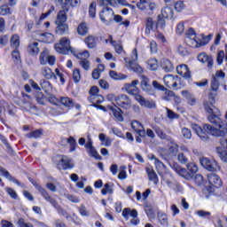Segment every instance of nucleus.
<instances>
[{
  "mask_svg": "<svg viewBox=\"0 0 227 227\" xmlns=\"http://www.w3.org/2000/svg\"><path fill=\"white\" fill-rule=\"evenodd\" d=\"M207 120L210 124H204L203 129L197 124L192 125L193 130L199 136V137L204 141H208V135L215 137H224L227 135V121H223L219 114H211L207 116Z\"/></svg>",
  "mask_w": 227,
  "mask_h": 227,
  "instance_id": "1",
  "label": "nucleus"
},
{
  "mask_svg": "<svg viewBox=\"0 0 227 227\" xmlns=\"http://www.w3.org/2000/svg\"><path fill=\"white\" fill-rule=\"evenodd\" d=\"M139 84V80H134L130 83L124 84V90L129 95H132L136 100L142 107H146L147 109H155L157 104L153 100H148L143 97V95L138 94L139 89L137 88Z\"/></svg>",
  "mask_w": 227,
  "mask_h": 227,
  "instance_id": "2",
  "label": "nucleus"
},
{
  "mask_svg": "<svg viewBox=\"0 0 227 227\" xmlns=\"http://www.w3.org/2000/svg\"><path fill=\"white\" fill-rule=\"evenodd\" d=\"M192 153L197 155L200 158V162L202 168H205L207 171H211L212 173H217V171H221V166L215 160H210L207 157H203L201 152H199L198 149H193Z\"/></svg>",
  "mask_w": 227,
  "mask_h": 227,
  "instance_id": "3",
  "label": "nucleus"
},
{
  "mask_svg": "<svg viewBox=\"0 0 227 227\" xmlns=\"http://www.w3.org/2000/svg\"><path fill=\"white\" fill-rule=\"evenodd\" d=\"M54 49L59 54H68L72 46H70V39L68 37H62L58 43L55 44Z\"/></svg>",
  "mask_w": 227,
  "mask_h": 227,
  "instance_id": "4",
  "label": "nucleus"
},
{
  "mask_svg": "<svg viewBox=\"0 0 227 227\" xmlns=\"http://www.w3.org/2000/svg\"><path fill=\"white\" fill-rule=\"evenodd\" d=\"M126 63H128L129 68L132 70L133 72H136L137 74H141L143 72V67L139 66L137 61V49H133L132 54H131V59L129 61L127 59H124Z\"/></svg>",
  "mask_w": 227,
  "mask_h": 227,
  "instance_id": "5",
  "label": "nucleus"
},
{
  "mask_svg": "<svg viewBox=\"0 0 227 227\" xmlns=\"http://www.w3.org/2000/svg\"><path fill=\"white\" fill-rule=\"evenodd\" d=\"M129 216L132 217L130 220V224L133 226H137V224L140 223L139 218H137V210L131 209L129 207L124 208L122 210V217H124L126 221H129Z\"/></svg>",
  "mask_w": 227,
  "mask_h": 227,
  "instance_id": "6",
  "label": "nucleus"
},
{
  "mask_svg": "<svg viewBox=\"0 0 227 227\" xmlns=\"http://www.w3.org/2000/svg\"><path fill=\"white\" fill-rule=\"evenodd\" d=\"M141 82H140V88L142 91L146 93V95H154L155 94V89L152 86V82H150V78L141 75L140 76Z\"/></svg>",
  "mask_w": 227,
  "mask_h": 227,
  "instance_id": "7",
  "label": "nucleus"
},
{
  "mask_svg": "<svg viewBox=\"0 0 227 227\" xmlns=\"http://www.w3.org/2000/svg\"><path fill=\"white\" fill-rule=\"evenodd\" d=\"M99 17L103 24L109 26L111 21L114 19V12H113V9L109 7H104L102 12L99 13Z\"/></svg>",
  "mask_w": 227,
  "mask_h": 227,
  "instance_id": "8",
  "label": "nucleus"
},
{
  "mask_svg": "<svg viewBox=\"0 0 227 227\" xmlns=\"http://www.w3.org/2000/svg\"><path fill=\"white\" fill-rule=\"evenodd\" d=\"M41 65H50L51 67L56 64V57L49 55V50H44L39 57Z\"/></svg>",
  "mask_w": 227,
  "mask_h": 227,
  "instance_id": "9",
  "label": "nucleus"
},
{
  "mask_svg": "<svg viewBox=\"0 0 227 227\" xmlns=\"http://www.w3.org/2000/svg\"><path fill=\"white\" fill-rule=\"evenodd\" d=\"M220 145L216 147V152L223 162H227V138L220 139Z\"/></svg>",
  "mask_w": 227,
  "mask_h": 227,
  "instance_id": "10",
  "label": "nucleus"
},
{
  "mask_svg": "<svg viewBox=\"0 0 227 227\" xmlns=\"http://www.w3.org/2000/svg\"><path fill=\"white\" fill-rule=\"evenodd\" d=\"M35 189H37V191L43 196V198H44L45 201H48V203H50L53 207L58 205V200L49 195V192H47V190H45V188L40 186V184H35Z\"/></svg>",
  "mask_w": 227,
  "mask_h": 227,
  "instance_id": "11",
  "label": "nucleus"
},
{
  "mask_svg": "<svg viewBox=\"0 0 227 227\" xmlns=\"http://www.w3.org/2000/svg\"><path fill=\"white\" fill-rule=\"evenodd\" d=\"M116 106H119V107H122L123 109H130V107H132V101L129 96L122 94L117 96Z\"/></svg>",
  "mask_w": 227,
  "mask_h": 227,
  "instance_id": "12",
  "label": "nucleus"
},
{
  "mask_svg": "<svg viewBox=\"0 0 227 227\" xmlns=\"http://www.w3.org/2000/svg\"><path fill=\"white\" fill-rule=\"evenodd\" d=\"M163 82L167 88H176L180 82V78L178 75L167 74L163 77Z\"/></svg>",
  "mask_w": 227,
  "mask_h": 227,
  "instance_id": "13",
  "label": "nucleus"
},
{
  "mask_svg": "<svg viewBox=\"0 0 227 227\" xmlns=\"http://www.w3.org/2000/svg\"><path fill=\"white\" fill-rule=\"evenodd\" d=\"M225 74L223 71H217L211 80V90L217 91L219 90V82L224 79Z\"/></svg>",
  "mask_w": 227,
  "mask_h": 227,
  "instance_id": "14",
  "label": "nucleus"
},
{
  "mask_svg": "<svg viewBox=\"0 0 227 227\" xmlns=\"http://www.w3.org/2000/svg\"><path fill=\"white\" fill-rule=\"evenodd\" d=\"M85 148L88 150V153L94 159H100V155L97 152V149L93 147V140H91V135H87V143L85 144Z\"/></svg>",
  "mask_w": 227,
  "mask_h": 227,
  "instance_id": "15",
  "label": "nucleus"
},
{
  "mask_svg": "<svg viewBox=\"0 0 227 227\" xmlns=\"http://www.w3.org/2000/svg\"><path fill=\"white\" fill-rule=\"evenodd\" d=\"M176 72L178 75H181V77H184V79H186L189 81L191 79V70H189V67L185 64H181L176 67Z\"/></svg>",
  "mask_w": 227,
  "mask_h": 227,
  "instance_id": "16",
  "label": "nucleus"
},
{
  "mask_svg": "<svg viewBox=\"0 0 227 227\" xmlns=\"http://www.w3.org/2000/svg\"><path fill=\"white\" fill-rule=\"evenodd\" d=\"M131 129L140 136V137H146V131H145V127L139 121H133L131 122Z\"/></svg>",
  "mask_w": 227,
  "mask_h": 227,
  "instance_id": "17",
  "label": "nucleus"
},
{
  "mask_svg": "<svg viewBox=\"0 0 227 227\" xmlns=\"http://www.w3.org/2000/svg\"><path fill=\"white\" fill-rule=\"evenodd\" d=\"M172 168L179 175V176H182L185 180H191L192 179V174H189L187 169L182 168L179 165H173Z\"/></svg>",
  "mask_w": 227,
  "mask_h": 227,
  "instance_id": "18",
  "label": "nucleus"
},
{
  "mask_svg": "<svg viewBox=\"0 0 227 227\" xmlns=\"http://www.w3.org/2000/svg\"><path fill=\"white\" fill-rule=\"evenodd\" d=\"M207 182L213 187H221L223 185V181H221V177L217 176V174H209L207 175Z\"/></svg>",
  "mask_w": 227,
  "mask_h": 227,
  "instance_id": "19",
  "label": "nucleus"
},
{
  "mask_svg": "<svg viewBox=\"0 0 227 227\" xmlns=\"http://www.w3.org/2000/svg\"><path fill=\"white\" fill-rule=\"evenodd\" d=\"M198 60L200 63H207V68H212V67H214V59H212V56H208L207 53L199 54Z\"/></svg>",
  "mask_w": 227,
  "mask_h": 227,
  "instance_id": "20",
  "label": "nucleus"
},
{
  "mask_svg": "<svg viewBox=\"0 0 227 227\" xmlns=\"http://www.w3.org/2000/svg\"><path fill=\"white\" fill-rule=\"evenodd\" d=\"M149 159L151 160H154V166L159 173L160 175L161 173H164L166 171V165L160 161V160H158L157 157L154 154L149 155Z\"/></svg>",
  "mask_w": 227,
  "mask_h": 227,
  "instance_id": "21",
  "label": "nucleus"
},
{
  "mask_svg": "<svg viewBox=\"0 0 227 227\" xmlns=\"http://www.w3.org/2000/svg\"><path fill=\"white\" fill-rule=\"evenodd\" d=\"M56 28H55V32L57 35H68V31L70 30V28L68 27V24L67 23H56Z\"/></svg>",
  "mask_w": 227,
  "mask_h": 227,
  "instance_id": "22",
  "label": "nucleus"
},
{
  "mask_svg": "<svg viewBox=\"0 0 227 227\" xmlns=\"http://www.w3.org/2000/svg\"><path fill=\"white\" fill-rule=\"evenodd\" d=\"M41 75L44 77V79L51 80L56 79V74L52 72V69L49 67H43L41 69Z\"/></svg>",
  "mask_w": 227,
  "mask_h": 227,
  "instance_id": "23",
  "label": "nucleus"
},
{
  "mask_svg": "<svg viewBox=\"0 0 227 227\" xmlns=\"http://www.w3.org/2000/svg\"><path fill=\"white\" fill-rule=\"evenodd\" d=\"M146 173L148 175V178L150 182H153V184L157 185L159 184V176H157V173H155V170H153V168L147 167Z\"/></svg>",
  "mask_w": 227,
  "mask_h": 227,
  "instance_id": "24",
  "label": "nucleus"
},
{
  "mask_svg": "<svg viewBox=\"0 0 227 227\" xmlns=\"http://www.w3.org/2000/svg\"><path fill=\"white\" fill-rule=\"evenodd\" d=\"M203 106H204L205 111L208 113L209 116L211 114H219V109L215 108V106H214V104L208 101H205Z\"/></svg>",
  "mask_w": 227,
  "mask_h": 227,
  "instance_id": "25",
  "label": "nucleus"
},
{
  "mask_svg": "<svg viewBox=\"0 0 227 227\" xmlns=\"http://www.w3.org/2000/svg\"><path fill=\"white\" fill-rule=\"evenodd\" d=\"M0 175H3V176H5L10 182H13V184H16L17 185H20V182L17 180L15 177L12 176L10 172L8 170L4 169V168L0 166Z\"/></svg>",
  "mask_w": 227,
  "mask_h": 227,
  "instance_id": "26",
  "label": "nucleus"
},
{
  "mask_svg": "<svg viewBox=\"0 0 227 227\" xmlns=\"http://www.w3.org/2000/svg\"><path fill=\"white\" fill-rule=\"evenodd\" d=\"M160 67L164 72H173V70H175V67L173 66V63L169 61V59H163L160 61Z\"/></svg>",
  "mask_w": 227,
  "mask_h": 227,
  "instance_id": "27",
  "label": "nucleus"
},
{
  "mask_svg": "<svg viewBox=\"0 0 227 227\" xmlns=\"http://www.w3.org/2000/svg\"><path fill=\"white\" fill-rule=\"evenodd\" d=\"M60 163L62 168L60 169H72L74 168V164L72 163V160L67 156H63L60 160Z\"/></svg>",
  "mask_w": 227,
  "mask_h": 227,
  "instance_id": "28",
  "label": "nucleus"
},
{
  "mask_svg": "<svg viewBox=\"0 0 227 227\" xmlns=\"http://www.w3.org/2000/svg\"><path fill=\"white\" fill-rule=\"evenodd\" d=\"M153 27H157V25H155V22H153V19L147 17L145 20V34L150 35Z\"/></svg>",
  "mask_w": 227,
  "mask_h": 227,
  "instance_id": "29",
  "label": "nucleus"
},
{
  "mask_svg": "<svg viewBox=\"0 0 227 227\" xmlns=\"http://www.w3.org/2000/svg\"><path fill=\"white\" fill-rule=\"evenodd\" d=\"M10 45L12 49H19L20 47V36L17 34L12 35L10 39Z\"/></svg>",
  "mask_w": 227,
  "mask_h": 227,
  "instance_id": "30",
  "label": "nucleus"
},
{
  "mask_svg": "<svg viewBox=\"0 0 227 227\" xmlns=\"http://www.w3.org/2000/svg\"><path fill=\"white\" fill-rule=\"evenodd\" d=\"M55 24H67V11L61 10L59 12Z\"/></svg>",
  "mask_w": 227,
  "mask_h": 227,
  "instance_id": "31",
  "label": "nucleus"
},
{
  "mask_svg": "<svg viewBox=\"0 0 227 227\" xmlns=\"http://www.w3.org/2000/svg\"><path fill=\"white\" fill-rule=\"evenodd\" d=\"M106 70L104 64H99L96 69L92 71V78L96 81L100 79V74Z\"/></svg>",
  "mask_w": 227,
  "mask_h": 227,
  "instance_id": "32",
  "label": "nucleus"
},
{
  "mask_svg": "<svg viewBox=\"0 0 227 227\" xmlns=\"http://www.w3.org/2000/svg\"><path fill=\"white\" fill-rule=\"evenodd\" d=\"M186 38H188V42H193V43H196V46H198V40H196V32L194 31V28L190 27L186 33Z\"/></svg>",
  "mask_w": 227,
  "mask_h": 227,
  "instance_id": "33",
  "label": "nucleus"
},
{
  "mask_svg": "<svg viewBox=\"0 0 227 227\" xmlns=\"http://www.w3.org/2000/svg\"><path fill=\"white\" fill-rule=\"evenodd\" d=\"M109 75L111 79H114V81H125L127 79V75L123 74L121 73H116V71L110 70Z\"/></svg>",
  "mask_w": 227,
  "mask_h": 227,
  "instance_id": "34",
  "label": "nucleus"
},
{
  "mask_svg": "<svg viewBox=\"0 0 227 227\" xmlns=\"http://www.w3.org/2000/svg\"><path fill=\"white\" fill-rule=\"evenodd\" d=\"M97 37L93 35H89L85 38L84 42L90 49H95L97 47Z\"/></svg>",
  "mask_w": 227,
  "mask_h": 227,
  "instance_id": "35",
  "label": "nucleus"
},
{
  "mask_svg": "<svg viewBox=\"0 0 227 227\" xmlns=\"http://www.w3.org/2000/svg\"><path fill=\"white\" fill-rule=\"evenodd\" d=\"M174 12L173 8L171 7H164L161 10V17H164V19H173Z\"/></svg>",
  "mask_w": 227,
  "mask_h": 227,
  "instance_id": "36",
  "label": "nucleus"
},
{
  "mask_svg": "<svg viewBox=\"0 0 227 227\" xmlns=\"http://www.w3.org/2000/svg\"><path fill=\"white\" fill-rule=\"evenodd\" d=\"M88 31L89 28L86 23L82 22L78 25L77 33L80 35V36H86V35H88Z\"/></svg>",
  "mask_w": 227,
  "mask_h": 227,
  "instance_id": "37",
  "label": "nucleus"
},
{
  "mask_svg": "<svg viewBox=\"0 0 227 227\" xmlns=\"http://www.w3.org/2000/svg\"><path fill=\"white\" fill-rule=\"evenodd\" d=\"M27 51L31 56H36L40 52V48H38V43H32L27 47Z\"/></svg>",
  "mask_w": 227,
  "mask_h": 227,
  "instance_id": "38",
  "label": "nucleus"
},
{
  "mask_svg": "<svg viewBox=\"0 0 227 227\" xmlns=\"http://www.w3.org/2000/svg\"><path fill=\"white\" fill-rule=\"evenodd\" d=\"M98 139L99 141H101L102 146H111V144H112L111 138L106 136V134L100 133L98 136Z\"/></svg>",
  "mask_w": 227,
  "mask_h": 227,
  "instance_id": "39",
  "label": "nucleus"
},
{
  "mask_svg": "<svg viewBox=\"0 0 227 227\" xmlns=\"http://www.w3.org/2000/svg\"><path fill=\"white\" fill-rule=\"evenodd\" d=\"M60 103L65 107H74V99H72V98H70L68 97H62V98H60Z\"/></svg>",
  "mask_w": 227,
  "mask_h": 227,
  "instance_id": "40",
  "label": "nucleus"
},
{
  "mask_svg": "<svg viewBox=\"0 0 227 227\" xmlns=\"http://www.w3.org/2000/svg\"><path fill=\"white\" fill-rule=\"evenodd\" d=\"M40 86H41L42 90L43 91H45V93H51V91H52V85L45 80H43L40 82Z\"/></svg>",
  "mask_w": 227,
  "mask_h": 227,
  "instance_id": "41",
  "label": "nucleus"
},
{
  "mask_svg": "<svg viewBox=\"0 0 227 227\" xmlns=\"http://www.w3.org/2000/svg\"><path fill=\"white\" fill-rule=\"evenodd\" d=\"M158 221L162 226H168V215L162 212H158Z\"/></svg>",
  "mask_w": 227,
  "mask_h": 227,
  "instance_id": "42",
  "label": "nucleus"
},
{
  "mask_svg": "<svg viewBox=\"0 0 227 227\" xmlns=\"http://www.w3.org/2000/svg\"><path fill=\"white\" fill-rule=\"evenodd\" d=\"M187 169L190 171L189 175H192V178H193L195 173H198V165L194 162H190L187 164Z\"/></svg>",
  "mask_w": 227,
  "mask_h": 227,
  "instance_id": "43",
  "label": "nucleus"
},
{
  "mask_svg": "<svg viewBox=\"0 0 227 227\" xmlns=\"http://www.w3.org/2000/svg\"><path fill=\"white\" fill-rule=\"evenodd\" d=\"M42 40L45 43H52L54 42V35L51 33L41 34Z\"/></svg>",
  "mask_w": 227,
  "mask_h": 227,
  "instance_id": "44",
  "label": "nucleus"
},
{
  "mask_svg": "<svg viewBox=\"0 0 227 227\" xmlns=\"http://www.w3.org/2000/svg\"><path fill=\"white\" fill-rule=\"evenodd\" d=\"M66 143H68L70 146V152H75V148L77 146V142L74 137H69L68 138H65Z\"/></svg>",
  "mask_w": 227,
  "mask_h": 227,
  "instance_id": "45",
  "label": "nucleus"
},
{
  "mask_svg": "<svg viewBox=\"0 0 227 227\" xmlns=\"http://www.w3.org/2000/svg\"><path fill=\"white\" fill-rule=\"evenodd\" d=\"M42 137V129H36L26 135L28 139H38Z\"/></svg>",
  "mask_w": 227,
  "mask_h": 227,
  "instance_id": "46",
  "label": "nucleus"
},
{
  "mask_svg": "<svg viewBox=\"0 0 227 227\" xmlns=\"http://www.w3.org/2000/svg\"><path fill=\"white\" fill-rule=\"evenodd\" d=\"M89 15L90 17H92V19H95L97 15V3L92 2L89 7Z\"/></svg>",
  "mask_w": 227,
  "mask_h": 227,
  "instance_id": "47",
  "label": "nucleus"
},
{
  "mask_svg": "<svg viewBox=\"0 0 227 227\" xmlns=\"http://www.w3.org/2000/svg\"><path fill=\"white\" fill-rule=\"evenodd\" d=\"M171 98H175V93L173 92V90L165 89V94L162 97V99L169 102V100H171Z\"/></svg>",
  "mask_w": 227,
  "mask_h": 227,
  "instance_id": "48",
  "label": "nucleus"
},
{
  "mask_svg": "<svg viewBox=\"0 0 227 227\" xmlns=\"http://www.w3.org/2000/svg\"><path fill=\"white\" fill-rule=\"evenodd\" d=\"M79 65L82 67V68H83V70H90V60L86 59H82L79 61Z\"/></svg>",
  "mask_w": 227,
  "mask_h": 227,
  "instance_id": "49",
  "label": "nucleus"
},
{
  "mask_svg": "<svg viewBox=\"0 0 227 227\" xmlns=\"http://www.w3.org/2000/svg\"><path fill=\"white\" fill-rule=\"evenodd\" d=\"M101 194L106 196V194H113V187L109 184H106L104 188L101 190Z\"/></svg>",
  "mask_w": 227,
  "mask_h": 227,
  "instance_id": "50",
  "label": "nucleus"
},
{
  "mask_svg": "<svg viewBox=\"0 0 227 227\" xmlns=\"http://www.w3.org/2000/svg\"><path fill=\"white\" fill-rule=\"evenodd\" d=\"M12 13V10L8 6V4H4L0 6V15H10Z\"/></svg>",
  "mask_w": 227,
  "mask_h": 227,
  "instance_id": "51",
  "label": "nucleus"
},
{
  "mask_svg": "<svg viewBox=\"0 0 227 227\" xmlns=\"http://www.w3.org/2000/svg\"><path fill=\"white\" fill-rule=\"evenodd\" d=\"M177 160L180 162V164H187V162H189V158H187L185 153H179L177 155Z\"/></svg>",
  "mask_w": 227,
  "mask_h": 227,
  "instance_id": "52",
  "label": "nucleus"
},
{
  "mask_svg": "<svg viewBox=\"0 0 227 227\" xmlns=\"http://www.w3.org/2000/svg\"><path fill=\"white\" fill-rule=\"evenodd\" d=\"M154 131L156 132L157 136L160 139H167L168 138V135L162 130V129H160L159 127H155Z\"/></svg>",
  "mask_w": 227,
  "mask_h": 227,
  "instance_id": "53",
  "label": "nucleus"
},
{
  "mask_svg": "<svg viewBox=\"0 0 227 227\" xmlns=\"http://www.w3.org/2000/svg\"><path fill=\"white\" fill-rule=\"evenodd\" d=\"M114 116L117 121H123V115H121V109L117 108L114 110Z\"/></svg>",
  "mask_w": 227,
  "mask_h": 227,
  "instance_id": "54",
  "label": "nucleus"
},
{
  "mask_svg": "<svg viewBox=\"0 0 227 227\" xmlns=\"http://www.w3.org/2000/svg\"><path fill=\"white\" fill-rule=\"evenodd\" d=\"M167 111V117L168 120H176L179 118L178 114L173 112L172 110H169V108H166Z\"/></svg>",
  "mask_w": 227,
  "mask_h": 227,
  "instance_id": "55",
  "label": "nucleus"
},
{
  "mask_svg": "<svg viewBox=\"0 0 227 227\" xmlns=\"http://www.w3.org/2000/svg\"><path fill=\"white\" fill-rule=\"evenodd\" d=\"M148 65L151 70L154 71L157 70L159 67L158 62L155 59H151L148 60Z\"/></svg>",
  "mask_w": 227,
  "mask_h": 227,
  "instance_id": "56",
  "label": "nucleus"
},
{
  "mask_svg": "<svg viewBox=\"0 0 227 227\" xmlns=\"http://www.w3.org/2000/svg\"><path fill=\"white\" fill-rule=\"evenodd\" d=\"M148 0H139V2L137 4V7L138 10L145 11L147 8Z\"/></svg>",
  "mask_w": 227,
  "mask_h": 227,
  "instance_id": "57",
  "label": "nucleus"
},
{
  "mask_svg": "<svg viewBox=\"0 0 227 227\" xmlns=\"http://www.w3.org/2000/svg\"><path fill=\"white\" fill-rule=\"evenodd\" d=\"M182 135L185 139H191V137H192V133L191 132V129L187 128L182 129Z\"/></svg>",
  "mask_w": 227,
  "mask_h": 227,
  "instance_id": "58",
  "label": "nucleus"
},
{
  "mask_svg": "<svg viewBox=\"0 0 227 227\" xmlns=\"http://www.w3.org/2000/svg\"><path fill=\"white\" fill-rule=\"evenodd\" d=\"M78 210L80 212V215L83 217H88V215H90V213L86 209V206H84V204H82L81 207H78Z\"/></svg>",
  "mask_w": 227,
  "mask_h": 227,
  "instance_id": "59",
  "label": "nucleus"
},
{
  "mask_svg": "<svg viewBox=\"0 0 227 227\" xmlns=\"http://www.w3.org/2000/svg\"><path fill=\"white\" fill-rule=\"evenodd\" d=\"M153 84V88H154V90H158L159 91H166V88L161 85L160 83H159V82L157 81H153L152 82Z\"/></svg>",
  "mask_w": 227,
  "mask_h": 227,
  "instance_id": "60",
  "label": "nucleus"
},
{
  "mask_svg": "<svg viewBox=\"0 0 227 227\" xmlns=\"http://www.w3.org/2000/svg\"><path fill=\"white\" fill-rule=\"evenodd\" d=\"M114 0H99V6H114Z\"/></svg>",
  "mask_w": 227,
  "mask_h": 227,
  "instance_id": "61",
  "label": "nucleus"
},
{
  "mask_svg": "<svg viewBox=\"0 0 227 227\" xmlns=\"http://www.w3.org/2000/svg\"><path fill=\"white\" fill-rule=\"evenodd\" d=\"M73 79H74V82H79V81H81V71L79 69L74 70Z\"/></svg>",
  "mask_w": 227,
  "mask_h": 227,
  "instance_id": "62",
  "label": "nucleus"
},
{
  "mask_svg": "<svg viewBox=\"0 0 227 227\" xmlns=\"http://www.w3.org/2000/svg\"><path fill=\"white\" fill-rule=\"evenodd\" d=\"M90 97L89 98H94L95 97L98 96V87L93 86L90 90Z\"/></svg>",
  "mask_w": 227,
  "mask_h": 227,
  "instance_id": "63",
  "label": "nucleus"
},
{
  "mask_svg": "<svg viewBox=\"0 0 227 227\" xmlns=\"http://www.w3.org/2000/svg\"><path fill=\"white\" fill-rule=\"evenodd\" d=\"M223 59H224V51H218V54L216 57V61H217L218 65H223Z\"/></svg>",
  "mask_w": 227,
  "mask_h": 227,
  "instance_id": "64",
  "label": "nucleus"
}]
</instances>
